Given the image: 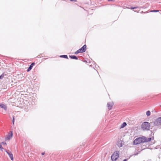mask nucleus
Segmentation results:
<instances>
[{
	"label": "nucleus",
	"mask_w": 161,
	"mask_h": 161,
	"mask_svg": "<svg viewBox=\"0 0 161 161\" xmlns=\"http://www.w3.org/2000/svg\"><path fill=\"white\" fill-rule=\"evenodd\" d=\"M70 1H74V2H76L77 1L76 0H70Z\"/></svg>",
	"instance_id": "393cba45"
},
{
	"label": "nucleus",
	"mask_w": 161,
	"mask_h": 161,
	"mask_svg": "<svg viewBox=\"0 0 161 161\" xmlns=\"http://www.w3.org/2000/svg\"><path fill=\"white\" fill-rule=\"evenodd\" d=\"M150 127V124L147 122H143L142 124V129L144 131L149 130Z\"/></svg>",
	"instance_id": "f257e3e1"
},
{
	"label": "nucleus",
	"mask_w": 161,
	"mask_h": 161,
	"mask_svg": "<svg viewBox=\"0 0 161 161\" xmlns=\"http://www.w3.org/2000/svg\"><path fill=\"white\" fill-rule=\"evenodd\" d=\"M141 143V138L139 137L136 139L134 141L133 144L134 145H137Z\"/></svg>",
	"instance_id": "423d86ee"
},
{
	"label": "nucleus",
	"mask_w": 161,
	"mask_h": 161,
	"mask_svg": "<svg viewBox=\"0 0 161 161\" xmlns=\"http://www.w3.org/2000/svg\"><path fill=\"white\" fill-rule=\"evenodd\" d=\"M60 57L68 59V56L66 55H61L60 56Z\"/></svg>",
	"instance_id": "f3484780"
},
{
	"label": "nucleus",
	"mask_w": 161,
	"mask_h": 161,
	"mask_svg": "<svg viewBox=\"0 0 161 161\" xmlns=\"http://www.w3.org/2000/svg\"><path fill=\"white\" fill-rule=\"evenodd\" d=\"M153 139L154 137L153 136L152 137L148 138H147L144 136H142V146L143 145L144 142H149L150 141L152 140H153Z\"/></svg>",
	"instance_id": "7ed1b4c3"
},
{
	"label": "nucleus",
	"mask_w": 161,
	"mask_h": 161,
	"mask_svg": "<svg viewBox=\"0 0 161 161\" xmlns=\"http://www.w3.org/2000/svg\"><path fill=\"white\" fill-rule=\"evenodd\" d=\"M127 160L126 159H124L123 161H126Z\"/></svg>",
	"instance_id": "cd10ccee"
},
{
	"label": "nucleus",
	"mask_w": 161,
	"mask_h": 161,
	"mask_svg": "<svg viewBox=\"0 0 161 161\" xmlns=\"http://www.w3.org/2000/svg\"><path fill=\"white\" fill-rule=\"evenodd\" d=\"M4 77V75L3 74L0 76V79H2Z\"/></svg>",
	"instance_id": "aec40b11"
},
{
	"label": "nucleus",
	"mask_w": 161,
	"mask_h": 161,
	"mask_svg": "<svg viewBox=\"0 0 161 161\" xmlns=\"http://www.w3.org/2000/svg\"><path fill=\"white\" fill-rule=\"evenodd\" d=\"M0 107L6 110L7 109V106L4 104L0 103Z\"/></svg>",
	"instance_id": "9b49d317"
},
{
	"label": "nucleus",
	"mask_w": 161,
	"mask_h": 161,
	"mask_svg": "<svg viewBox=\"0 0 161 161\" xmlns=\"http://www.w3.org/2000/svg\"><path fill=\"white\" fill-rule=\"evenodd\" d=\"M114 105V103L113 102L108 103V107L109 110H111L112 109V107Z\"/></svg>",
	"instance_id": "0eeeda50"
},
{
	"label": "nucleus",
	"mask_w": 161,
	"mask_h": 161,
	"mask_svg": "<svg viewBox=\"0 0 161 161\" xmlns=\"http://www.w3.org/2000/svg\"><path fill=\"white\" fill-rule=\"evenodd\" d=\"M140 10V8H139L137 10H134V11L138 12V11H139Z\"/></svg>",
	"instance_id": "b1692460"
},
{
	"label": "nucleus",
	"mask_w": 161,
	"mask_h": 161,
	"mask_svg": "<svg viewBox=\"0 0 161 161\" xmlns=\"http://www.w3.org/2000/svg\"><path fill=\"white\" fill-rule=\"evenodd\" d=\"M159 11L158 10H151L150 12H158Z\"/></svg>",
	"instance_id": "a211bd4d"
},
{
	"label": "nucleus",
	"mask_w": 161,
	"mask_h": 161,
	"mask_svg": "<svg viewBox=\"0 0 161 161\" xmlns=\"http://www.w3.org/2000/svg\"><path fill=\"white\" fill-rule=\"evenodd\" d=\"M44 154H45L44 153H42V155H44Z\"/></svg>",
	"instance_id": "a878e982"
},
{
	"label": "nucleus",
	"mask_w": 161,
	"mask_h": 161,
	"mask_svg": "<svg viewBox=\"0 0 161 161\" xmlns=\"http://www.w3.org/2000/svg\"><path fill=\"white\" fill-rule=\"evenodd\" d=\"M95 74L97 76H99V75L97 72H96Z\"/></svg>",
	"instance_id": "5701e85b"
},
{
	"label": "nucleus",
	"mask_w": 161,
	"mask_h": 161,
	"mask_svg": "<svg viewBox=\"0 0 161 161\" xmlns=\"http://www.w3.org/2000/svg\"><path fill=\"white\" fill-rule=\"evenodd\" d=\"M1 144L3 145H7V143L5 142H1Z\"/></svg>",
	"instance_id": "4be33fe9"
},
{
	"label": "nucleus",
	"mask_w": 161,
	"mask_h": 161,
	"mask_svg": "<svg viewBox=\"0 0 161 161\" xmlns=\"http://www.w3.org/2000/svg\"><path fill=\"white\" fill-rule=\"evenodd\" d=\"M151 114V112L150 111H147L146 112V115L147 116H149Z\"/></svg>",
	"instance_id": "dca6fc26"
},
{
	"label": "nucleus",
	"mask_w": 161,
	"mask_h": 161,
	"mask_svg": "<svg viewBox=\"0 0 161 161\" xmlns=\"http://www.w3.org/2000/svg\"><path fill=\"white\" fill-rule=\"evenodd\" d=\"M131 8L132 9H136V8Z\"/></svg>",
	"instance_id": "c85d7f7f"
},
{
	"label": "nucleus",
	"mask_w": 161,
	"mask_h": 161,
	"mask_svg": "<svg viewBox=\"0 0 161 161\" xmlns=\"http://www.w3.org/2000/svg\"><path fill=\"white\" fill-rule=\"evenodd\" d=\"M143 1H145V0H142V2Z\"/></svg>",
	"instance_id": "c756f323"
},
{
	"label": "nucleus",
	"mask_w": 161,
	"mask_h": 161,
	"mask_svg": "<svg viewBox=\"0 0 161 161\" xmlns=\"http://www.w3.org/2000/svg\"><path fill=\"white\" fill-rule=\"evenodd\" d=\"M0 149L2 151H3V148L2 147V146L1 144H0Z\"/></svg>",
	"instance_id": "6ab92c4d"
},
{
	"label": "nucleus",
	"mask_w": 161,
	"mask_h": 161,
	"mask_svg": "<svg viewBox=\"0 0 161 161\" xmlns=\"http://www.w3.org/2000/svg\"><path fill=\"white\" fill-rule=\"evenodd\" d=\"M12 121H13V124L14 125V117H13Z\"/></svg>",
	"instance_id": "412c9836"
},
{
	"label": "nucleus",
	"mask_w": 161,
	"mask_h": 161,
	"mask_svg": "<svg viewBox=\"0 0 161 161\" xmlns=\"http://www.w3.org/2000/svg\"><path fill=\"white\" fill-rule=\"evenodd\" d=\"M35 65V63L33 62V63H32L30 66L29 67V68L28 69H27V72H29V71L30 70H31V69H32L33 67Z\"/></svg>",
	"instance_id": "1a4fd4ad"
},
{
	"label": "nucleus",
	"mask_w": 161,
	"mask_h": 161,
	"mask_svg": "<svg viewBox=\"0 0 161 161\" xmlns=\"http://www.w3.org/2000/svg\"><path fill=\"white\" fill-rule=\"evenodd\" d=\"M119 153L118 151H116L114 152V153L111 156V159L112 161H116L119 157Z\"/></svg>",
	"instance_id": "f03ea898"
},
{
	"label": "nucleus",
	"mask_w": 161,
	"mask_h": 161,
	"mask_svg": "<svg viewBox=\"0 0 161 161\" xmlns=\"http://www.w3.org/2000/svg\"><path fill=\"white\" fill-rule=\"evenodd\" d=\"M69 57L72 59H75L76 60L78 59V58L77 57L74 55L69 56Z\"/></svg>",
	"instance_id": "f8f14e48"
},
{
	"label": "nucleus",
	"mask_w": 161,
	"mask_h": 161,
	"mask_svg": "<svg viewBox=\"0 0 161 161\" xmlns=\"http://www.w3.org/2000/svg\"><path fill=\"white\" fill-rule=\"evenodd\" d=\"M13 136V132L12 131H10L9 134L6 136L5 140H9Z\"/></svg>",
	"instance_id": "39448f33"
},
{
	"label": "nucleus",
	"mask_w": 161,
	"mask_h": 161,
	"mask_svg": "<svg viewBox=\"0 0 161 161\" xmlns=\"http://www.w3.org/2000/svg\"><path fill=\"white\" fill-rule=\"evenodd\" d=\"M156 121L158 123L161 124V117L158 118L157 119Z\"/></svg>",
	"instance_id": "ddd939ff"
},
{
	"label": "nucleus",
	"mask_w": 161,
	"mask_h": 161,
	"mask_svg": "<svg viewBox=\"0 0 161 161\" xmlns=\"http://www.w3.org/2000/svg\"><path fill=\"white\" fill-rule=\"evenodd\" d=\"M86 45H84L81 48L77 50L75 53L77 54L79 53H84L86 51Z\"/></svg>",
	"instance_id": "20e7f679"
},
{
	"label": "nucleus",
	"mask_w": 161,
	"mask_h": 161,
	"mask_svg": "<svg viewBox=\"0 0 161 161\" xmlns=\"http://www.w3.org/2000/svg\"><path fill=\"white\" fill-rule=\"evenodd\" d=\"M124 143L121 141H120L117 142V145L119 147H122Z\"/></svg>",
	"instance_id": "9d476101"
},
{
	"label": "nucleus",
	"mask_w": 161,
	"mask_h": 161,
	"mask_svg": "<svg viewBox=\"0 0 161 161\" xmlns=\"http://www.w3.org/2000/svg\"><path fill=\"white\" fill-rule=\"evenodd\" d=\"M149 6V4L148 3H146L144 5H143L142 6V8H146L147 7H148Z\"/></svg>",
	"instance_id": "4468645a"
},
{
	"label": "nucleus",
	"mask_w": 161,
	"mask_h": 161,
	"mask_svg": "<svg viewBox=\"0 0 161 161\" xmlns=\"http://www.w3.org/2000/svg\"><path fill=\"white\" fill-rule=\"evenodd\" d=\"M127 125V124L125 122H124L122 124L121 126V128H123L124 127H125Z\"/></svg>",
	"instance_id": "2eb2a0df"
},
{
	"label": "nucleus",
	"mask_w": 161,
	"mask_h": 161,
	"mask_svg": "<svg viewBox=\"0 0 161 161\" xmlns=\"http://www.w3.org/2000/svg\"><path fill=\"white\" fill-rule=\"evenodd\" d=\"M142 148H143V147L142 146ZM145 149V148H142V150L143 149Z\"/></svg>",
	"instance_id": "bb28decb"
},
{
	"label": "nucleus",
	"mask_w": 161,
	"mask_h": 161,
	"mask_svg": "<svg viewBox=\"0 0 161 161\" xmlns=\"http://www.w3.org/2000/svg\"><path fill=\"white\" fill-rule=\"evenodd\" d=\"M6 152L7 153L8 155L9 156V157L11 160L12 161H13L14 160V158L13 157V154L11 152L9 153L7 151H6Z\"/></svg>",
	"instance_id": "6e6552de"
}]
</instances>
